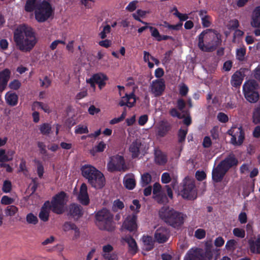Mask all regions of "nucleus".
Segmentation results:
<instances>
[{"label": "nucleus", "instance_id": "obj_46", "mask_svg": "<svg viewBox=\"0 0 260 260\" xmlns=\"http://www.w3.org/2000/svg\"><path fill=\"white\" fill-rule=\"evenodd\" d=\"M111 31V27L109 25H106L103 27V30L99 34V36L102 39L107 37V35L109 34Z\"/></svg>", "mask_w": 260, "mask_h": 260}, {"label": "nucleus", "instance_id": "obj_39", "mask_svg": "<svg viewBox=\"0 0 260 260\" xmlns=\"http://www.w3.org/2000/svg\"><path fill=\"white\" fill-rule=\"evenodd\" d=\"M152 180L151 176L148 173H144L141 176V184L145 186L149 184Z\"/></svg>", "mask_w": 260, "mask_h": 260}, {"label": "nucleus", "instance_id": "obj_5", "mask_svg": "<svg viewBox=\"0 0 260 260\" xmlns=\"http://www.w3.org/2000/svg\"><path fill=\"white\" fill-rule=\"evenodd\" d=\"M96 224L101 230L112 231L115 229L113 215L110 212L103 209L98 212L95 215Z\"/></svg>", "mask_w": 260, "mask_h": 260}, {"label": "nucleus", "instance_id": "obj_52", "mask_svg": "<svg viewBox=\"0 0 260 260\" xmlns=\"http://www.w3.org/2000/svg\"><path fill=\"white\" fill-rule=\"evenodd\" d=\"M140 208V205L139 204V202L137 200H134L133 201V205L130 206V209L132 211L134 212L137 213L139 211V209Z\"/></svg>", "mask_w": 260, "mask_h": 260}, {"label": "nucleus", "instance_id": "obj_57", "mask_svg": "<svg viewBox=\"0 0 260 260\" xmlns=\"http://www.w3.org/2000/svg\"><path fill=\"white\" fill-rule=\"evenodd\" d=\"M40 83L43 87L47 88L50 86L51 81L47 77H45L43 79L40 80Z\"/></svg>", "mask_w": 260, "mask_h": 260}, {"label": "nucleus", "instance_id": "obj_31", "mask_svg": "<svg viewBox=\"0 0 260 260\" xmlns=\"http://www.w3.org/2000/svg\"><path fill=\"white\" fill-rule=\"evenodd\" d=\"M243 81V74L241 71L235 72L232 77L231 84L234 86L241 84Z\"/></svg>", "mask_w": 260, "mask_h": 260}, {"label": "nucleus", "instance_id": "obj_43", "mask_svg": "<svg viewBox=\"0 0 260 260\" xmlns=\"http://www.w3.org/2000/svg\"><path fill=\"white\" fill-rule=\"evenodd\" d=\"M253 121L255 124L260 123V106L257 107L253 112Z\"/></svg>", "mask_w": 260, "mask_h": 260}, {"label": "nucleus", "instance_id": "obj_14", "mask_svg": "<svg viewBox=\"0 0 260 260\" xmlns=\"http://www.w3.org/2000/svg\"><path fill=\"white\" fill-rule=\"evenodd\" d=\"M165 82L162 79L153 81L150 85L151 92L155 96L161 95L165 90Z\"/></svg>", "mask_w": 260, "mask_h": 260}, {"label": "nucleus", "instance_id": "obj_38", "mask_svg": "<svg viewBox=\"0 0 260 260\" xmlns=\"http://www.w3.org/2000/svg\"><path fill=\"white\" fill-rule=\"evenodd\" d=\"M106 146V144L104 142L101 141L90 150V153L92 155H94L96 152H103L105 150Z\"/></svg>", "mask_w": 260, "mask_h": 260}, {"label": "nucleus", "instance_id": "obj_20", "mask_svg": "<svg viewBox=\"0 0 260 260\" xmlns=\"http://www.w3.org/2000/svg\"><path fill=\"white\" fill-rule=\"evenodd\" d=\"M184 260H203L201 250L198 248L190 249L186 254Z\"/></svg>", "mask_w": 260, "mask_h": 260}, {"label": "nucleus", "instance_id": "obj_30", "mask_svg": "<svg viewBox=\"0 0 260 260\" xmlns=\"http://www.w3.org/2000/svg\"><path fill=\"white\" fill-rule=\"evenodd\" d=\"M249 244L251 252L260 254V236L255 241L249 240Z\"/></svg>", "mask_w": 260, "mask_h": 260}, {"label": "nucleus", "instance_id": "obj_9", "mask_svg": "<svg viewBox=\"0 0 260 260\" xmlns=\"http://www.w3.org/2000/svg\"><path fill=\"white\" fill-rule=\"evenodd\" d=\"M126 167L123 157L119 155L112 156L107 164V170L111 172L125 171Z\"/></svg>", "mask_w": 260, "mask_h": 260}, {"label": "nucleus", "instance_id": "obj_44", "mask_svg": "<svg viewBox=\"0 0 260 260\" xmlns=\"http://www.w3.org/2000/svg\"><path fill=\"white\" fill-rule=\"evenodd\" d=\"M151 36L154 38L157 41H160V35L158 30L155 27L150 26L149 27Z\"/></svg>", "mask_w": 260, "mask_h": 260}, {"label": "nucleus", "instance_id": "obj_17", "mask_svg": "<svg viewBox=\"0 0 260 260\" xmlns=\"http://www.w3.org/2000/svg\"><path fill=\"white\" fill-rule=\"evenodd\" d=\"M81 173L82 176L87 180V181L98 172H100L94 167L90 165H85L82 167Z\"/></svg>", "mask_w": 260, "mask_h": 260}, {"label": "nucleus", "instance_id": "obj_42", "mask_svg": "<svg viewBox=\"0 0 260 260\" xmlns=\"http://www.w3.org/2000/svg\"><path fill=\"white\" fill-rule=\"evenodd\" d=\"M18 212V208L15 206H9L5 209L7 216H13Z\"/></svg>", "mask_w": 260, "mask_h": 260}, {"label": "nucleus", "instance_id": "obj_50", "mask_svg": "<svg viewBox=\"0 0 260 260\" xmlns=\"http://www.w3.org/2000/svg\"><path fill=\"white\" fill-rule=\"evenodd\" d=\"M12 188V185L10 181L8 180H5L4 182L3 187H2V190L3 192L5 193L9 192Z\"/></svg>", "mask_w": 260, "mask_h": 260}, {"label": "nucleus", "instance_id": "obj_64", "mask_svg": "<svg viewBox=\"0 0 260 260\" xmlns=\"http://www.w3.org/2000/svg\"><path fill=\"white\" fill-rule=\"evenodd\" d=\"M148 120V117L147 115H143L141 116L138 119V123L140 125H144Z\"/></svg>", "mask_w": 260, "mask_h": 260}, {"label": "nucleus", "instance_id": "obj_58", "mask_svg": "<svg viewBox=\"0 0 260 260\" xmlns=\"http://www.w3.org/2000/svg\"><path fill=\"white\" fill-rule=\"evenodd\" d=\"M76 225L70 222H66L63 225V230L65 232H71Z\"/></svg>", "mask_w": 260, "mask_h": 260}, {"label": "nucleus", "instance_id": "obj_37", "mask_svg": "<svg viewBox=\"0 0 260 260\" xmlns=\"http://www.w3.org/2000/svg\"><path fill=\"white\" fill-rule=\"evenodd\" d=\"M147 13H149L148 11H144V10H142L141 9H139L137 11V12L136 13H133L132 14V16L134 18V19H136V20H138V21L142 22L143 24H147V23L142 21L140 19V18L144 17Z\"/></svg>", "mask_w": 260, "mask_h": 260}, {"label": "nucleus", "instance_id": "obj_15", "mask_svg": "<svg viewBox=\"0 0 260 260\" xmlns=\"http://www.w3.org/2000/svg\"><path fill=\"white\" fill-rule=\"evenodd\" d=\"M227 172L226 169L220 162L212 170V176L213 181L216 182L221 181Z\"/></svg>", "mask_w": 260, "mask_h": 260}, {"label": "nucleus", "instance_id": "obj_19", "mask_svg": "<svg viewBox=\"0 0 260 260\" xmlns=\"http://www.w3.org/2000/svg\"><path fill=\"white\" fill-rule=\"evenodd\" d=\"M136 98L133 93L129 94H125V95L121 98L119 105L120 106H126L129 108L133 107L136 103Z\"/></svg>", "mask_w": 260, "mask_h": 260}, {"label": "nucleus", "instance_id": "obj_26", "mask_svg": "<svg viewBox=\"0 0 260 260\" xmlns=\"http://www.w3.org/2000/svg\"><path fill=\"white\" fill-rule=\"evenodd\" d=\"M161 190V185L157 183H154L153 185V194L157 197L156 200L158 202L160 203H165L168 202L167 199L165 196H160L159 193Z\"/></svg>", "mask_w": 260, "mask_h": 260}, {"label": "nucleus", "instance_id": "obj_4", "mask_svg": "<svg viewBox=\"0 0 260 260\" xmlns=\"http://www.w3.org/2000/svg\"><path fill=\"white\" fill-rule=\"evenodd\" d=\"M158 215L162 220L174 227L182 225L185 218L182 213L168 206L162 207L159 210Z\"/></svg>", "mask_w": 260, "mask_h": 260}, {"label": "nucleus", "instance_id": "obj_29", "mask_svg": "<svg viewBox=\"0 0 260 260\" xmlns=\"http://www.w3.org/2000/svg\"><path fill=\"white\" fill-rule=\"evenodd\" d=\"M49 203H45L42 207L39 216L41 220L46 221L48 220L49 215Z\"/></svg>", "mask_w": 260, "mask_h": 260}, {"label": "nucleus", "instance_id": "obj_53", "mask_svg": "<svg viewBox=\"0 0 260 260\" xmlns=\"http://www.w3.org/2000/svg\"><path fill=\"white\" fill-rule=\"evenodd\" d=\"M9 86L11 89L17 90L20 87L21 83L18 80H14L9 83Z\"/></svg>", "mask_w": 260, "mask_h": 260}, {"label": "nucleus", "instance_id": "obj_41", "mask_svg": "<svg viewBox=\"0 0 260 260\" xmlns=\"http://www.w3.org/2000/svg\"><path fill=\"white\" fill-rule=\"evenodd\" d=\"M75 132L76 134H82L88 133V129L86 125L79 124L75 127Z\"/></svg>", "mask_w": 260, "mask_h": 260}, {"label": "nucleus", "instance_id": "obj_45", "mask_svg": "<svg viewBox=\"0 0 260 260\" xmlns=\"http://www.w3.org/2000/svg\"><path fill=\"white\" fill-rule=\"evenodd\" d=\"M40 130L42 134L44 135H48L51 132V127L49 124L44 123L40 125Z\"/></svg>", "mask_w": 260, "mask_h": 260}, {"label": "nucleus", "instance_id": "obj_51", "mask_svg": "<svg viewBox=\"0 0 260 260\" xmlns=\"http://www.w3.org/2000/svg\"><path fill=\"white\" fill-rule=\"evenodd\" d=\"M237 244V242L234 240H230L227 241L225 244V248L228 250H233Z\"/></svg>", "mask_w": 260, "mask_h": 260}, {"label": "nucleus", "instance_id": "obj_18", "mask_svg": "<svg viewBox=\"0 0 260 260\" xmlns=\"http://www.w3.org/2000/svg\"><path fill=\"white\" fill-rule=\"evenodd\" d=\"M169 236L168 230L163 227L159 228L155 232L154 237L159 243H164L167 241Z\"/></svg>", "mask_w": 260, "mask_h": 260}, {"label": "nucleus", "instance_id": "obj_48", "mask_svg": "<svg viewBox=\"0 0 260 260\" xmlns=\"http://www.w3.org/2000/svg\"><path fill=\"white\" fill-rule=\"evenodd\" d=\"M187 133V129L181 128L178 133V141L179 142H182L185 140L186 134Z\"/></svg>", "mask_w": 260, "mask_h": 260}, {"label": "nucleus", "instance_id": "obj_49", "mask_svg": "<svg viewBox=\"0 0 260 260\" xmlns=\"http://www.w3.org/2000/svg\"><path fill=\"white\" fill-rule=\"evenodd\" d=\"M36 162L38 175L40 178H42L44 172L43 166L39 161H36Z\"/></svg>", "mask_w": 260, "mask_h": 260}, {"label": "nucleus", "instance_id": "obj_36", "mask_svg": "<svg viewBox=\"0 0 260 260\" xmlns=\"http://www.w3.org/2000/svg\"><path fill=\"white\" fill-rule=\"evenodd\" d=\"M143 243V247L146 250H150L153 246L152 238L148 236H144L142 238Z\"/></svg>", "mask_w": 260, "mask_h": 260}, {"label": "nucleus", "instance_id": "obj_12", "mask_svg": "<svg viewBox=\"0 0 260 260\" xmlns=\"http://www.w3.org/2000/svg\"><path fill=\"white\" fill-rule=\"evenodd\" d=\"M92 187L96 188H102L105 184V178L103 174L100 171L89 179L88 181Z\"/></svg>", "mask_w": 260, "mask_h": 260}, {"label": "nucleus", "instance_id": "obj_23", "mask_svg": "<svg viewBox=\"0 0 260 260\" xmlns=\"http://www.w3.org/2000/svg\"><path fill=\"white\" fill-rule=\"evenodd\" d=\"M154 155V161L156 164L159 165H164L167 163L168 158L165 152L156 149L155 151Z\"/></svg>", "mask_w": 260, "mask_h": 260}, {"label": "nucleus", "instance_id": "obj_34", "mask_svg": "<svg viewBox=\"0 0 260 260\" xmlns=\"http://www.w3.org/2000/svg\"><path fill=\"white\" fill-rule=\"evenodd\" d=\"M70 213L74 218L77 219L81 216L82 212L79 206L73 204L70 207Z\"/></svg>", "mask_w": 260, "mask_h": 260}, {"label": "nucleus", "instance_id": "obj_8", "mask_svg": "<svg viewBox=\"0 0 260 260\" xmlns=\"http://www.w3.org/2000/svg\"><path fill=\"white\" fill-rule=\"evenodd\" d=\"M181 195L183 198L189 200H193L197 198V193L193 179L185 178L183 181V186L181 191Z\"/></svg>", "mask_w": 260, "mask_h": 260}, {"label": "nucleus", "instance_id": "obj_35", "mask_svg": "<svg viewBox=\"0 0 260 260\" xmlns=\"http://www.w3.org/2000/svg\"><path fill=\"white\" fill-rule=\"evenodd\" d=\"M10 76L11 71L8 69H6L2 72H0V81L6 87L10 78Z\"/></svg>", "mask_w": 260, "mask_h": 260}, {"label": "nucleus", "instance_id": "obj_6", "mask_svg": "<svg viewBox=\"0 0 260 260\" xmlns=\"http://www.w3.org/2000/svg\"><path fill=\"white\" fill-rule=\"evenodd\" d=\"M68 199V197L64 192H60L53 198L50 205L51 209L54 213H62L64 211Z\"/></svg>", "mask_w": 260, "mask_h": 260}, {"label": "nucleus", "instance_id": "obj_13", "mask_svg": "<svg viewBox=\"0 0 260 260\" xmlns=\"http://www.w3.org/2000/svg\"><path fill=\"white\" fill-rule=\"evenodd\" d=\"M101 254L106 260H118L117 254L111 244H108L103 246Z\"/></svg>", "mask_w": 260, "mask_h": 260}, {"label": "nucleus", "instance_id": "obj_7", "mask_svg": "<svg viewBox=\"0 0 260 260\" xmlns=\"http://www.w3.org/2000/svg\"><path fill=\"white\" fill-rule=\"evenodd\" d=\"M257 88L258 84L254 80L245 82V98L250 103H255L258 100Z\"/></svg>", "mask_w": 260, "mask_h": 260}, {"label": "nucleus", "instance_id": "obj_16", "mask_svg": "<svg viewBox=\"0 0 260 260\" xmlns=\"http://www.w3.org/2000/svg\"><path fill=\"white\" fill-rule=\"evenodd\" d=\"M108 79L107 77L104 74H97L93 76V77L87 80L88 83H90L91 86L94 87V83L98 84L100 89H102L105 85V81Z\"/></svg>", "mask_w": 260, "mask_h": 260}, {"label": "nucleus", "instance_id": "obj_1", "mask_svg": "<svg viewBox=\"0 0 260 260\" xmlns=\"http://www.w3.org/2000/svg\"><path fill=\"white\" fill-rule=\"evenodd\" d=\"M14 41L18 49L23 52H29L37 42L34 29L26 25L19 26L15 30Z\"/></svg>", "mask_w": 260, "mask_h": 260}, {"label": "nucleus", "instance_id": "obj_2", "mask_svg": "<svg viewBox=\"0 0 260 260\" xmlns=\"http://www.w3.org/2000/svg\"><path fill=\"white\" fill-rule=\"evenodd\" d=\"M27 12L35 10V18L39 22H43L52 17L54 9L47 1L27 0L25 7Z\"/></svg>", "mask_w": 260, "mask_h": 260}, {"label": "nucleus", "instance_id": "obj_24", "mask_svg": "<svg viewBox=\"0 0 260 260\" xmlns=\"http://www.w3.org/2000/svg\"><path fill=\"white\" fill-rule=\"evenodd\" d=\"M122 242H125L128 246L129 251L135 254L138 250V246L135 240L131 237H125L122 238Z\"/></svg>", "mask_w": 260, "mask_h": 260}, {"label": "nucleus", "instance_id": "obj_3", "mask_svg": "<svg viewBox=\"0 0 260 260\" xmlns=\"http://www.w3.org/2000/svg\"><path fill=\"white\" fill-rule=\"evenodd\" d=\"M220 35L214 31H203L199 36L198 46L203 51H212L220 45Z\"/></svg>", "mask_w": 260, "mask_h": 260}, {"label": "nucleus", "instance_id": "obj_55", "mask_svg": "<svg viewBox=\"0 0 260 260\" xmlns=\"http://www.w3.org/2000/svg\"><path fill=\"white\" fill-rule=\"evenodd\" d=\"M138 3L137 1H133L129 3L126 7V9L129 12H133L137 8V5Z\"/></svg>", "mask_w": 260, "mask_h": 260}, {"label": "nucleus", "instance_id": "obj_28", "mask_svg": "<svg viewBox=\"0 0 260 260\" xmlns=\"http://www.w3.org/2000/svg\"><path fill=\"white\" fill-rule=\"evenodd\" d=\"M141 146V140L140 139H137L131 144L129 147V150L132 152L133 157H136L138 156Z\"/></svg>", "mask_w": 260, "mask_h": 260}, {"label": "nucleus", "instance_id": "obj_59", "mask_svg": "<svg viewBox=\"0 0 260 260\" xmlns=\"http://www.w3.org/2000/svg\"><path fill=\"white\" fill-rule=\"evenodd\" d=\"M59 44H65V42L62 40H56L53 41L50 45V48L53 50L55 49Z\"/></svg>", "mask_w": 260, "mask_h": 260}, {"label": "nucleus", "instance_id": "obj_54", "mask_svg": "<svg viewBox=\"0 0 260 260\" xmlns=\"http://www.w3.org/2000/svg\"><path fill=\"white\" fill-rule=\"evenodd\" d=\"M206 235V232L204 230L199 229H198L194 233L195 237L199 239H202L204 238L205 237Z\"/></svg>", "mask_w": 260, "mask_h": 260}, {"label": "nucleus", "instance_id": "obj_10", "mask_svg": "<svg viewBox=\"0 0 260 260\" xmlns=\"http://www.w3.org/2000/svg\"><path fill=\"white\" fill-rule=\"evenodd\" d=\"M232 136L231 142L234 145H241L244 140L243 132L242 127H233L228 131Z\"/></svg>", "mask_w": 260, "mask_h": 260}, {"label": "nucleus", "instance_id": "obj_62", "mask_svg": "<svg viewBox=\"0 0 260 260\" xmlns=\"http://www.w3.org/2000/svg\"><path fill=\"white\" fill-rule=\"evenodd\" d=\"M124 207L123 203L117 200L114 201L113 203V208L114 210H117L118 209H121Z\"/></svg>", "mask_w": 260, "mask_h": 260}, {"label": "nucleus", "instance_id": "obj_63", "mask_svg": "<svg viewBox=\"0 0 260 260\" xmlns=\"http://www.w3.org/2000/svg\"><path fill=\"white\" fill-rule=\"evenodd\" d=\"M233 234L236 237L239 238L244 237V232L242 229L239 228H235L233 230Z\"/></svg>", "mask_w": 260, "mask_h": 260}, {"label": "nucleus", "instance_id": "obj_25", "mask_svg": "<svg viewBox=\"0 0 260 260\" xmlns=\"http://www.w3.org/2000/svg\"><path fill=\"white\" fill-rule=\"evenodd\" d=\"M252 26L260 28V6L256 7L254 11L251 21Z\"/></svg>", "mask_w": 260, "mask_h": 260}, {"label": "nucleus", "instance_id": "obj_22", "mask_svg": "<svg viewBox=\"0 0 260 260\" xmlns=\"http://www.w3.org/2000/svg\"><path fill=\"white\" fill-rule=\"evenodd\" d=\"M220 163L228 171L231 168L236 166L238 164V161L234 155L231 154L221 161Z\"/></svg>", "mask_w": 260, "mask_h": 260}, {"label": "nucleus", "instance_id": "obj_40", "mask_svg": "<svg viewBox=\"0 0 260 260\" xmlns=\"http://www.w3.org/2000/svg\"><path fill=\"white\" fill-rule=\"evenodd\" d=\"M26 220L29 224L35 225L38 222V219L36 215L30 213L26 215Z\"/></svg>", "mask_w": 260, "mask_h": 260}, {"label": "nucleus", "instance_id": "obj_61", "mask_svg": "<svg viewBox=\"0 0 260 260\" xmlns=\"http://www.w3.org/2000/svg\"><path fill=\"white\" fill-rule=\"evenodd\" d=\"M171 181V176L168 173L165 172L162 174L161 182L163 183H168Z\"/></svg>", "mask_w": 260, "mask_h": 260}, {"label": "nucleus", "instance_id": "obj_27", "mask_svg": "<svg viewBox=\"0 0 260 260\" xmlns=\"http://www.w3.org/2000/svg\"><path fill=\"white\" fill-rule=\"evenodd\" d=\"M123 183L125 187L129 190L133 189L136 186V180L132 174L126 175L123 179Z\"/></svg>", "mask_w": 260, "mask_h": 260}, {"label": "nucleus", "instance_id": "obj_56", "mask_svg": "<svg viewBox=\"0 0 260 260\" xmlns=\"http://www.w3.org/2000/svg\"><path fill=\"white\" fill-rule=\"evenodd\" d=\"M19 171L22 172L24 175H26L28 171L26 166V161L24 159L21 160L19 165Z\"/></svg>", "mask_w": 260, "mask_h": 260}, {"label": "nucleus", "instance_id": "obj_11", "mask_svg": "<svg viewBox=\"0 0 260 260\" xmlns=\"http://www.w3.org/2000/svg\"><path fill=\"white\" fill-rule=\"evenodd\" d=\"M137 229V216L133 213L127 215L124 219L121 226V230L133 232Z\"/></svg>", "mask_w": 260, "mask_h": 260}, {"label": "nucleus", "instance_id": "obj_60", "mask_svg": "<svg viewBox=\"0 0 260 260\" xmlns=\"http://www.w3.org/2000/svg\"><path fill=\"white\" fill-rule=\"evenodd\" d=\"M181 21H185L188 19V16L185 14H181L178 12L177 9H176V12L174 13Z\"/></svg>", "mask_w": 260, "mask_h": 260}, {"label": "nucleus", "instance_id": "obj_21", "mask_svg": "<svg viewBox=\"0 0 260 260\" xmlns=\"http://www.w3.org/2000/svg\"><path fill=\"white\" fill-rule=\"evenodd\" d=\"M78 199L82 204L87 205L89 203V200L87 193V188L86 185L84 183H83L80 187Z\"/></svg>", "mask_w": 260, "mask_h": 260}, {"label": "nucleus", "instance_id": "obj_33", "mask_svg": "<svg viewBox=\"0 0 260 260\" xmlns=\"http://www.w3.org/2000/svg\"><path fill=\"white\" fill-rule=\"evenodd\" d=\"M18 96L16 94L8 92L6 94L5 99L7 103L12 106H15L18 103Z\"/></svg>", "mask_w": 260, "mask_h": 260}, {"label": "nucleus", "instance_id": "obj_47", "mask_svg": "<svg viewBox=\"0 0 260 260\" xmlns=\"http://www.w3.org/2000/svg\"><path fill=\"white\" fill-rule=\"evenodd\" d=\"M14 199L7 196H4L1 200V203L4 205L12 204L14 202Z\"/></svg>", "mask_w": 260, "mask_h": 260}, {"label": "nucleus", "instance_id": "obj_32", "mask_svg": "<svg viewBox=\"0 0 260 260\" xmlns=\"http://www.w3.org/2000/svg\"><path fill=\"white\" fill-rule=\"evenodd\" d=\"M157 128V135L160 137H163L169 131L170 126L168 123L162 121L159 123Z\"/></svg>", "mask_w": 260, "mask_h": 260}]
</instances>
